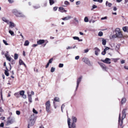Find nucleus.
Segmentation results:
<instances>
[{"instance_id": "nucleus-52", "label": "nucleus", "mask_w": 128, "mask_h": 128, "mask_svg": "<svg viewBox=\"0 0 128 128\" xmlns=\"http://www.w3.org/2000/svg\"><path fill=\"white\" fill-rule=\"evenodd\" d=\"M80 57L78 56H77L75 57V59L76 60H78L79 58Z\"/></svg>"}, {"instance_id": "nucleus-44", "label": "nucleus", "mask_w": 128, "mask_h": 128, "mask_svg": "<svg viewBox=\"0 0 128 128\" xmlns=\"http://www.w3.org/2000/svg\"><path fill=\"white\" fill-rule=\"evenodd\" d=\"M33 112L34 113L36 114H37L38 113L37 112L34 108L33 109Z\"/></svg>"}, {"instance_id": "nucleus-38", "label": "nucleus", "mask_w": 128, "mask_h": 128, "mask_svg": "<svg viewBox=\"0 0 128 128\" xmlns=\"http://www.w3.org/2000/svg\"><path fill=\"white\" fill-rule=\"evenodd\" d=\"M55 70V68L54 67H52L51 68L50 71L52 72H54Z\"/></svg>"}, {"instance_id": "nucleus-59", "label": "nucleus", "mask_w": 128, "mask_h": 128, "mask_svg": "<svg viewBox=\"0 0 128 128\" xmlns=\"http://www.w3.org/2000/svg\"><path fill=\"white\" fill-rule=\"evenodd\" d=\"M124 62H125V61L124 60H122L121 61V63L122 64L124 63Z\"/></svg>"}, {"instance_id": "nucleus-10", "label": "nucleus", "mask_w": 128, "mask_h": 128, "mask_svg": "<svg viewBox=\"0 0 128 128\" xmlns=\"http://www.w3.org/2000/svg\"><path fill=\"white\" fill-rule=\"evenodd\" d=\"M110 60V59L108 58H106L104 60H101V61L103 62L108 64L111 63Z\"/></svg>"}, {"instance_id": "nucleus-49", "label": "nucleus", "mask_w": 128, "mask_h": 128, "mask_svg": "<svg viewBox=\"0 0 128 128\" xmlns=\"http://www.w3.org/2000/svg\"><path fill=\"white\" fill-rule=\"evenodd\" d=\"M8 1L10 3H12L14 2V0H8Z\"/></svg>"}, {"instance_id": "nucleus-16", "label": "nucleus", "mask_w": 128, "mask_h": 128, "mask_svg": "<svg viewBox=\"0 0 128 128\" xmlns=\"http://www.w3.org/2000/svg\"><path fill=\"white\" fill-rule=\"evenodd\" d=\"M60 101V100L59 98L58 97H55L54 99V101L53 102V104H54L55 102H59Z\"/></svg>"}, {"instance_id": "nucleus-13", "label": "nucleus", "mask_w": 128, "mask_h": 128, "mask_svg": "<svg viewBox=\"0 0 128 128\" xmlns=\"http://www.w3.org/2000/svg\"><path fill=\"white\" fill-rule=\"evenodd\" d=\"M45 40H40L37 42V43L38 44H43L45 42Z\"/></svg>"}, {"instance_id": "nucleus-42", "label": "nucleus", "mask_w": 128, "mask_h": 128, "mask_svg": "<svg viewBox=\"0 0 128 128\" xmlns=\"http://www.w3.org/2000/svg\"><path fill=\"white\" fill-rule=\"evenodd\" d=\"M3 42L4 44L6 45H8V44L7 43V42L5 40H3Z\"/></svg>"}, {"instance_id": "nucleus-46", "label": "nucleus", "mask_w": 128, "mask_h": 128, "mask_svg": "<svg viewBox=\"0 0 128 128\" xmlns=\"http://www.w3.org/2000/svg\"><path fill=\"white\" fill-rule=\"evenodd\" d=\"M16 113L17 114L19 115L20 114V112L18 110H17L16 111Z\"/></svg>"}, {"instance_id": "nucleus-1", "label": "nucleus", "mask_w": 128, "mask_h": 128, "mask_svg": "<svg viewBox=\"0 0 128 128\" xmlns=\"http://www.w3.org/2000/svg\"><path fill=\"white\" fill-rule=\"evenodd\" d=\"M72 123L70 126V119L68 118V123L69 128H76V125L75 123L77 121L76 118L74 116H73L72 118Z\"/></svg>"}, {"instance_id": "nucleus-28", "label": "nucleus", "mask_w": 128, "mask_h": 128, "mask_svg": "<svg viewBox=\"0 0 128 128\" xmlns=\"http://www.w3.org/2000/svg\"><path fill=\"white\" fill-rule=\"evenodd\" d=\"M106 40L104 38H103L102 39V44L104 45H106Z\"/></svg>"}, {"instance_id": "nucleus-14", "label": "nucleus", "mask_w": 128, "mask_h": 128, "mask_svg": "<svg viewBox=\"0 0 128 128\" xmlns=\"http://www.w3.org/2000/svg\"><path fill=\"white\" fill-rule=\"evenodd\" d=\"M71 18V17L70 16H68L66 17H65L62 18L63 20H68Z\"/></svg>"}, {"instance_id": "nucleus-34", "label": "nucleus", "mask_w": 128, "mask_h": 128, "mask_svg": "<svg viewBox=\"0 0 128 128\" xmlns=\"http://www.w3.org/2000/svg\"><path fill=\"white\" fill-rule=\"evenodd\" d=\"M98 36H101L103 35V33L102 32H100L98 34Z\"/></svg>"}, {"instance_id": "nucleus-29", "label": "nucleus", "mask_w": 128, "mask_h": 128, "mask_svg": "<svg viewBox=\"0 0 128 128\" xmlns=\"http://www.w3.org/2000/svg\"><path fill=\"white\" fill-rule=\"evenodd\" d=\"M14 95L17 98H19L20 97V95L18 92L14 94Z\"/></svg>"}, {"instance_id": "nucleus-47", "label": "nucleus", "mask_w": 128, "mask_h": 128, "mask_svg": "<svg viewBox=\"0 0 128 128\" xmlns=\"http://www.w3.org/2000/svg\"><path fill=\"white\" fill-rule=\"evenodd\" d=\"M72 47L71 46H68L66 47V49L67 50L72 49Z\"/></svg>"}, {"instance_id": "nucleus-43", "label": "nucleus", "mask_w": 128, "mask_h": 128, "mask_svg": "<svg viewBox=\"0 0 128 128\" xmlns=\"http://www.w3.org/2000/svg\"><path fill=\"white\" fill-rule=\"evenodd\" d=\"M64 64H60L59 65V67L60 68H62L63 67Z\"/></svg>"}, {"instance_id": "nucleus-20", "label": "nucleus", "mask_w": 128, "mask_h": 128, "mask_svg": "<svg viewBox=\"0 0 128 128\" xmlns=\"http://www.w3.org/2000/svg\"><path fill=\"white\" fill-rule=\"evenodd\" d=\"M13 122V121L12 119L8 120L7 122V124H9L12 123Z\"/></svg>"}, {"instance_id": "nucleus-36", "label": "nucleus", "mask_w": 128, "mask_h": 128, "mask_svg": "<svg viewBox=\"0 0 128 128\" xmlns=\"http://www.w3.org/2000/svg\"><path fill=\"white\" fill-rule=\"evenodd\" d=\"M64 4L66 5H69L70 4V3L67 1H66L64 2Z\"/></svg>"}, {"instance_id": "nucleus-35", "label": "nucleus", "mask_w": 128, "mask_h": 128, "mask_svg": "<svg viewBox=\"0 0 128 128\" xmlns=\"http://www.w3.org/2000/svg\"><path fill=\"white\" fill-rule=\"evenodd\" d=\"M64 107L65 105H64V104H62L61 107V111L62 112H63V109L64 108Z\"/></svg>"}, {"instance_id": "nucleus-17", "label": "nucleus", "mask_w": 128, "mask_h": 128, "mask_svg": "<svg viewBox=\"0 0 128 128\" xmlns=\"http://www.w3.org/2000/svg\"><path fill=\"white\" fill-rule=\"evenodd\" d=\"M28 101L30 103H31L32 102V95L31 94H29L28 92Z\"/></svg>"}, {"instance_id": "nucleus-45", "label": "nucleus", "mask_w": 128, "mask_h": 128, "mask_svg": "<svg viewBox=\"0 0 128 128\" xmlns=\"http://www.w3.org/2000/svg\"><path fill=\"white\" fill-rule=\"evenodd\" d=\"M107 19V17L106 16L104 17H102L101 18V19L102 20H106Z\"/></svg>"}, {"instance_id": "nucleus-32", "label": "nucleus", "mask_w": 128, "mask_h": 128, "mask_svg": "<svg viewBox=\"0 0 128 128\" xmlns=\"http://www.w3.org/2000/svg\"><path fill=\"white\" fill-rule=\"evenodd\" d=\"M24 92L23 90H22L20 92V94L22 96L24 94Z\"/></svg>"}, {"instance_id": "nucleus-41", "label": "nucleus", "mask_w": 128, "mask_h": 128, "mask_svg": "<svg viewBox=\"0 0 128 128\" xmlns=\"http://www.w3.org/2000/svg\"><path fill=\"white\" fill-rule=\"evenodd\" d=\"M53 60V58H51L50 59V60H49L48 62V63L49 64L50 63H51L52 62Z\"/></svg>"}, {"instance_id": "nucleus-39", "label": "nucleus", "mask_w": 128, "mask_h": 128, "mask_svg": "<svg viewBox=\"0 0 128 128\" xmlns=\"http://www.w3.org/2000/svg\"><path fill=\"white\" fill-rule=\"evenodd\" d=\"M74 20L77 23L78 22V20L76 18L74 17Z\"/></svg>"}, {"instance_id": "nucleus-58", "label": "nucleus", "mask_w": 128, "mask_h": 128, "mask_svg": "<svg viewBox=\"0 0 128 128\" xmlns=\"http://www.w3.org/2000/svg\"><path fill=\"white\" fill-rule=\"evenodd\" d=\"M1 99L2 100L3 99V98L2 92V91L1 92Z\"/></svg>"}, {"instance_id": "nucleus-12", "label": "nucleus", "mask_w": 128, "mask_h": 128, "mask_svg": "<svg viewBox=\"0 0 128 128\" xmlns=\"http://www.w3.org/2000/svg\"><path fill=\"white\" fill-rule=\"evenodd\" d=\"M2 20L4 22L8 24H9V22L10 21L8 19L5 17H2Z\"/></svg>"}, {"instance_id": "nucleus-50", "label": "nucleus", "mask_w": 128, "mask_h": 128, "mask_svg": "<svg viewBox=\"0 0 128 128\" xmlns=\"http://www.w3.org/2000/svg\"><path fill=\"white\" fill-rule=\"evenodd\" d=\"M80 1H78L77 2H76V5H78L79 4H80Z\"/></svg>"}, {"instance_id": "nucleus-22", "label": "nucleus", "mask_w": 128, "mask_h": 128, "mask_svg": "<svg viewBox=\"0 0 128 128\" xmlns=\"http://www.w3.org/2000/svg\"><path fill=\"white\" fill-rule=\"evenodd\" d=\"M106 6H108L109 7H110L112 5L111 3L108 2V1L106 2Z\"/></svg>"}, {"instance_id": "nucleus-57", "label": "nucleus", "mask_w": 128, "mask_h": 128, "mask_svg": "<svg viewBox=\"0 0 128 128\" xmlns=\"http://www.w3.org/2000/svg\"><path fill=\"white\" fill-rule=\"evenodd\" d=\"M49 64L48 63L47 64L46 66V68H48V66L49 65Z\"/></svg>"}, {"instance_id": "nucleus-3", "label": "nucleus", "mask_w": 128, "mask_h": 128, "mask_svg": "<svg viewBox=\"0 0 128 128\" xmlns=\"http://www.w3.org/2000/svg\"><path fill=\"white\" fill-rule=\"evenodd\" d=\"M12 12L16 16L20 17H25V15H24L20 11L17 9H13L12 10Z\"/></svg>"}, {"instance_id": "nucleus-30", "label": "nucleus", "mask_w": 128, "mask_h": 128, "mask_svg": "<svg viewBox=\"0 0 128 128\" xmlns=\"http://www.w3.org/2000/svg\"><path fill=\"white\" fill-rule=\"evenodd\" d=\"M50 4V5L53 4L54 3V0H49Z\"/></svg>"}, {"instance_id": "nucleus-5", "label": "nucleus", "mask_w": 128, "mask_h": 128, "mask_svg": "<svg viewBox=\"0 0 128 128\" xmlns=\"http://www.w3.org/2000/svg\"><path fill=\"white\" fill-rule=\"evenodd\" d=\"M36 118L34 115H32L30 118V120L28 122L29 125L30 126L33 125L35 122Z\"/></svg>"}, {"instance_id": "nucleus-7", "label": "nucleus", "mask_w": 128, "mask_h": 128, "mask_svg": "<svg viewBox=\"0 0 128 128\" xmlns=\"http://www.w3.org/2000/svg\"><path fill=\"white\" fill-rule=\"evenodd\" d=\"M82 76H80L79 78H78L76 81V90L78 87L79 84L82 80Z\"/></svg>"}, {"instance_id": "nucleus-33", "label": "nucleus", "mask_w": 128, "mask_h": 128, "mask_svg": "<svg viewBox=\"0 0 128 128\" xmlns=\"http://www.w3.org/2000/svg\"><path fill=\"white\" fill-rule=\"evenodd\" d=\"M84 21L86 22H88V18L87 17H85L84 19Z\"/></svg>"}, {"instance_id": "nucleus-53", "label": "nucleus", "mask_w": 128, "mask_h": 128, "mask_svg": "<svg viewBox=\"0 0 128 128\" xmlns=\"http://www.w3.org/2000/svg\"><path fill=\"white\" fill-rule=\"evenodd\" d=\"M119 48V46H116V49L117 50H118Z\"/></svg>"}, {"instance_id": "nucleus-27", "label": "nucleus", "mask_w": 128, "mask_h": 128, "mask_svg": "<svg viewBox=\"0 0 128 128\" xmlns=\"http://www.w3.org/2000/svg\"><path fill=\"white\" fill-rule=\"evenodd\" d=\"M9 32L12 36H14V32L10 29H8Z\"/></svg>"}, {"instance_id": "nucleus-61", "label": "nucleus", "mask_w": 128, "mask_h": 128, "mask_svg": "<svg viewBox=\"0 0 128 128\" xmlns=\"http://www.w3.org/2000/svg\"><path fill=\"white\" fill-rule=\"evenodd\" d=\"M106 52H104L103 51L102 52V55H104L105 54H106Z\"/></svg>"}, {"instance_id": "nucleus-55", "label": "nucleus", "mask_w": 128, "mask_h": 128, "mask_svg": "<svg viewBox=\"0 0 128 128\" xmlns=\"http://www.w3.org/2000/svg\"><path fill=\"white\" fill-rule=\"evenodd\" d=\"M22 96V97H23V98H26V96L25 95H24H24H23Z\"/></svg>"}, {"instance_id": "nucleus-40", "label": "nucleus", "mask_w": 128, "mask_h": 128, "mask_svg": "<svg viewBox=\"0 0 128 128\" xmlns=\"http://www.w3.org/2000/svg\"><path fill=\"white\" fill-rule=\"evenodd\" d=\"M6 56L7 60H8L9 61H10L11 58H10L8 56H6Z\"/></svg>"}, {"instance_id": "nucleus-64", "label": "nucleus", "mask_w": 128, "mask_h": 128, "mask_svg": "<svg viewBox=\"0 0 128 128\" xmlns=\"http://www.w3.org/2000/svg\"><path fill=\"white\" fill-rule=\"evenodd\" d=\"M38 44H33V45L32 46L34 47H36V46H37Z\"/></svg>"}, {"instance_id": "nucleus-18", "label": "nucleus", "mask_w": 128, "mask_h": 128, "mask_svg": "<svg viewBox=\"0 0 128 128\" xmlns=\"http://www.w3.org/2000/svg\"><path fill=\"white\" fill-rule=\"evenodd\" d=\"M59 9L60 10H62V11H60L62 12H66V10H65L64 9V8L62 7H60L59 8Z\"/></svg>"}, {"instance_id": "nucleus-60", "label": "nucleus", "mask_w": 128, "mask_h": 128, "mask_svg": "<svg viewBox=\"0 0 128 128\" xmlns=\"http://www.w3.org/2000/svg\"><path fill=\"white\" fill-rule=\"evenodd\" d=\"M113 10L114 11H116L117 10V8L116 7H114V8Z\"/></svg>"}, {"instance_id": "nucleus-2", "label": "nucleus", "mask_w": 128, "mask_h": 128, "mask_svg": "<svg viewBox=\"0 0 128 128\" xmlns=\"http://www.w3.org/2000/svg\"><path fill=\"white\" fill-rule=\"evenodd\" d=\"M127 110V108H126L124 109L122 111V119L121 120L120 118V114L119 115L118 119V124L120 126H121L123 122V120L125 118L126 116V112Z\"/></svg>"}, {"instance_id": "nucleus-48", "label": "nucleus", "mask_w": 128, "mask_h": 128, "mask_svg": "<svg viewBox=\"0 0 128 128\" xmlns=\"http://www.w3.org/2000/svg\"><path fill=\"white\" fill-rule=\"evenodd\" d=\"M97 6L96 5H93L92 6V10L93 9L96 8H97Z\"/></svg>"}, {"instance_id": "nucleus-54", "label": "nucleus", "mask_w": 128, "mask_h": 128, "mask_svg": "<svg viewBox=\"0 0 128 128\" xmlns=\"http://www.w3.org/2000/svg\"><path fill=\"white\" fill-rule=\"evenodd\" d=\"M4 126V124L3 123H2L0 124V126L1 127H3Z\"/></svg>"}, {"instance_id": "nucleus-23", "label": "nucleus", "mask_w": 128, "mask_h": 128, "mask_svg": "<svg viewBox=\"0 0 128 128\" xmlns=\"http://www.w3.org/2000/svg\"><path fill=\"white\" fill-rule=\"evenodd\" d=\"M122 29L124 31L126 32H128V28L126 27V26H125L124 27H123L122 28Z\"/></svg>"}, {"instance_id": "nucleus-63", "label": "nucleus", "mask_w": 128, "mask_h": 128, "mask_svg": "<svg viewBox=\"0 0 128 128\" xmlns=\"http://www.w3.org/2000/svg\"><path fill=\"white\" fill-rule=\"evenodd\" d=\"M109 48L108 47H106L104 49L106 51V50H108Z\"/></svg>"}, {"instance_id": "nucleus-11", "label": "nucleus", "mask_w": 128, "mask_h": 128, "mask_svg": "<svg viewBox=\"0 0 128 128\" xmlns=\"http://www.w3.org/2000/svg\"><path fill=\"white\" fill-rule=\"evenodd\" d=\"M9 29H10V28H12L14 27L15 26V24L12 22L10 21L9 22Z\"/></svg>"}, {"instance_id": "nucleus-15", "label": "nucleus", "mask_w": 128, "mask_h": 128, "mask_svg": "<svg viewBox=\"0 0 128 128\" xmlns=\"http://www.w3.org/2000/svg\"><path fill=\"white\" fill-rule=\"evenodd\" d=\"M95 50V54L96 55H98V52H99L100 51V50L97 48H94Z\"/></svg>"}, {"instance_id": "nucleus-37", "label": "nucleus", "mask_w": 128, "mask_h": 128, "mask_svg": "<svg viewBox=\"0 0 128 128\" xmlns=\"http://www.w3.org/2000/svg\"><path fill=\"white\" fill-rule=\"evenodd\" d=\"M73 38L75 40H79V38L77 36H74L73 37Z\"/></svg>"}, {"instance_id": "nucleus-62", "label": "nucleus", "mask_w": 128, "mask_h": 128, "mask_svg": "<svg viewBox=\"0 0 128 128\" xmlns=\"http://www.w3.org/2000/svg\"><path fill=\"white\" fill-rule=\"evenodd\" d=\"M45 40V42H46V43L45 44H44V46H46V43H47L48 42V41L47 40Z\"/></svg>"}, {"instance_id": "nucleus-26", "label": "nucleus", "mask_w": 128, "mask_h": 128, "mask_svg": "<svg viewBox=\"0 0 128 128\" xmlns=\"http://www.w3.org/2000/svg\"><path fill=\"white\" fill-rule=\"evenodd\" d=\"M6 70H8V69L6 67ZM4 73H5V74L7 76H8L9 75V74L8 72V71L7 70H5Z\"/></svg>"}, {"instance_id": "nucleus-24", "label": "nucleus", "mask_w": 128, "mask_h": 128, "mask_svg": "<svg viewBox=\"0 0 128 128\" xmlns=\"http://www.w3.org/2000/svg\"><path fill=\"white\" fill-rule=\"evenodd\" d=\"M126 99L124 98H123L121 101V104H122L124 103H125L126 101Z\"/></svg>"}, {"instance_id": "nucleus-6", "label": "nucleus", "mask_w": 128, "mask_h": 128, "mask_svg": "<svg viewBox=\"0 0 128 128\" xmlns=\"http://www.w3.org/2000/svg\"><path fill=\"white\" fill-rule=\"evenodd\" d=\"M46 109L47 112L49 113L50 112V102L49 100L47 101L46 103Z\"/></svg>"}, {"instance_id": "nucleus-51", "label": "nucleus", "mask_w": 128, "mask_h": 128, "mask_svg": "<svg viewBox=\"0 0 128 128\" xmlns=\"http://www.w3.org/2000/svg\"><path fill=\"white\" fill-rule=\"evenodd\" d=\"M57 8H58L57 7H54L53 8V10H54L56 11L57 10Z\"/></svg>"}, {"instance_id": "nucleus-56", "label": "nucleus", "mask_w": 128, "mask_h": 128, "mask_svg": "<svg viewBox=\"0 0 128 128\" xmlns=\"http://www.w3.org/2000/svg\"><path fill=\"white\" fill-rule=\"evenodd\" d=\"M88 49L85 50H84V52L85 53H86L88 52Z\"/></svg>"}, {"instance_id": "nucleus-4", "label": "nucleus", "mask_w": 128, "mask_h": 128, "mask_svg": "<svg viewBox=\"0 0 128 128\" xmlns=\"http://www.w3.org/2000/svg\"><path fill=\"white\" fill-rule=\"evenodd\" d=\"M116 34L115 35L112 36V37L113 38H121L122 37V35L119 28H116L115 30Z\"/></svg>"}, {"instance_id": "nucleus-21", "label": "nucleus", "mask_w": 128, "mask_h": 128, "mask_svg": "<svg viewBox=\"0 0 128 128\" xmlns=\"http://www.w3.org/2000/svg\"><path fill=\"white\" fill-rule=\"evenodd\" d=\"M33 7L35 9H37L39 8L40 7V6L39 4H38L34 6H33Z\"/></svg>"}, {"instance_id": "nucleus-25", "label": "nucleus", "mask_w": 128, "mask_h": 128, "mask_svg": "<svg viewBox=\"0 0 128 128\" xmlns=\"http://www.w3.org/2000/svg\"><path fill=\"white\" fill-rule=\"evenodd\" d=\"M29 44V42L28 40H26L24 44V46H28Z\"/></svg>"}, {"instance_id": "nucleus-31", "label": "nucleus", "mask_w": 128, "mask_h": 128, "mask_svg": "<svg viewBox=\"0 0 128 128\" xmlns=\"http://www.w3.org/2000/svg\"><path fill=\"white\" fill-rule=\"evenodd\" d=\"M18 55L17 54H14V59L16 60L18 58Z\"/></svg>"}, {"instance_id": "nucleus-8", "label": "nucleus", "mask_w": 128, "mask_h": 128, "mask_svg": "<svg viewBox=\"0 0 128 128\" xmlns=\"http://www.w3.org/2000/svg\"><path fill=\"white\" fill-rule=\"evenodd\" d=\"M82 60L83 62L89 66H91L92 65V64L91 63L89 59L87 58H82Z\"/></svg>"}, {"instance_id": "nucleus-9", "label": "nucleus", "mask_w": 128, "mask_h": 128, "mask_svg": "<svg viewBox=\"0 0 128 128\" xmlns=\"http://www.w3.org/2000/svg\"><path fill=\"white\" fill-rule=\"evenodd\" d=\"M98 64H100L102 70L104 71H106L107 69L106 67L102 63L98 62Z\"/></svg>"}, {"instance_id": "nucleus-19", "label": "nucleus", "mask_w": 128, "mask_h": 128, "mask_svg": "<svg viewBox=\"0 0 128 128\" xmlns=\"http://www.w3.org/2000/svg\"><path fill=\"white\" fill-rule=\"evenodd\" d=\"M19 63L20 65H24L25 67H26V66L25 64L24 63L23 61L21 60H20L19 61Z\"/></svg>"}]
</instances>
